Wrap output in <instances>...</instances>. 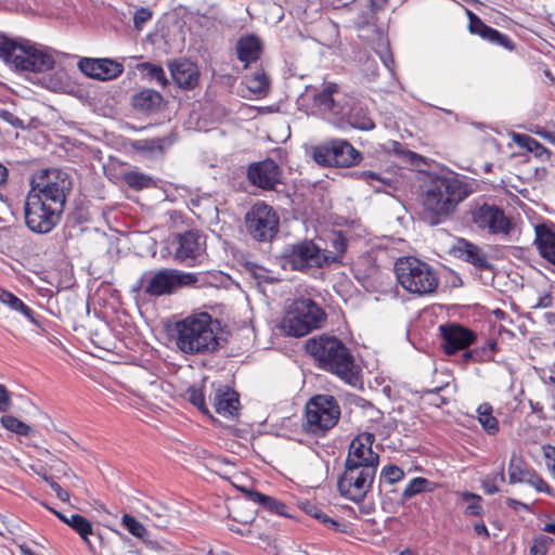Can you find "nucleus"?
Wrapping results in <instances>:
<instances>
[{"label":"nucleus","mask_w":555,"mask_h":555,"mask_svg":"<svg viewBox=\"0 0 555 555\" xmlns=\"http://www.w3.org/2000/svg\"><path fill=\"white\" fill-rule=\"evenodd\" d=\"M279 217L273 208L258 202L245 215V225L248 234L258 242H269L278 233Z\"/></svg>","instance_id":"10"},{"label":"nucleus","mask_w":555,"mask_h":555,"mask_svg":"<svg viewBox=\"0 0 555 555\" xmlns=\"http://www.w3.org/2000/svg\"><path fill=\"white\" fill-rule=\"evenodd\" d=\"M121 525L133 535L139 537V522H121Z\"/></svg>","instance_id":"62"},{"label":"nucleus","mask_w":555,"mask_h":555,"mask_svg":"<svg viewBox=\"0 0 555 555\" xmlns=\"http://www.w3.org/2000/svg\"><path fill=\"white\" fill-rule=\"evenodd\" d=\"M219 322L206 312L195 313L175 323L172 338L186 356H206L220 348Z\"/></svg>","instance_id":"3"},{"label":"nucleus","mask_w":555,"mask_h":555,"mask_svg":"<svg viewBox=\"0 0 555 555\" xmlns=\"http://www.w3.org/2000/svg\"><path fill=\"white\" fill-rule=\"evenodd\" d=\"M170 72L173 80L179 87L191 89L194 88L198 81V72L196 66L188 61L175 62L170 66Z\"/></svg>","instance_id":"24"},{"label":"nucleus","mask_w":555,"mask_h":555,"mask_svg":"<svg viewBox=\"0 0 555 555\" xmlns=\"http://www.w3.org/2000/svg\"><path fill=\"white\" fill-rule=\"evenodd\" d=\"M0 422L5 429L20 436H28L31 431L29 425L12 415H3L0 418Z\"/></svg>","instance_id":"39"},{"label":"nucleus","mask_w":555,"mask_h":555,"mask_svg":"<svg viewBox=\"0 0 555 555\" xmlns=\"http://www.w3.org/2000/svg\"><path fill=\"white\" fill-rule=\"evenodd\" d=\"M196 282L197 278L193 273H183L175 269H163L151 278L145 292L151 296L170 295L181 287L191 286Z\"/></svg>","instance_id":"15"},{"label":"nucleus","mask_w":555,"mask_h":555,"mask_svg":"<svg viewBox=\"0 0 555 555\" xmlns=\"http://www.w3.org/2000/svg\"><path fill=\"white\" fill-rule=\"evenodd\" d=\"M399 284L409 293L418 296L431 294L439 284L436 271L426 262L414 257L399 258L395 263Z\"/></svg>","instance_id":"6"},{"label":"nucleus","mask_w":555,"mask_h":555,"mask_svg":"<svg viewBox=\"0 0 555 555\" xmlns=\"http://www.w3.org/2000/svg\"><path fill=\"white\" fill-rule=\"evenodd\" d=\"M551 542L552 539L547 535H539L534 538L530 547V555H546L548 544Z\"/></svg>","instance_id":"44"},{"label":"nucleus","mask_w":555,"mask_h":555,"mask_svg":"<svg viewBox=\"0 0 555 555\" xmlns=\"http://www.w3.org/2000/svg\"><path fill=\"white\" fill-rule=\"evenodd\" d=\"M11 406L10 392L4 385L0 384V412H5Z\"/></svg>","instance_id":"53"},{"label":"nucleus","mask_w":555,"mask_h":555,"mask_svg":"<svg viewBox=\"0 0 555 555\" xmlns=\"http://www.w3.org/2000/svg\"><path fill=\"white\" fill-rule=\"evenodd\" d=\"M349 125L358 130H372L375 125L366 109L362 107H353L348 115Z\"/></svg>","instance_id":"32"},{"label":"nucleus","mask_w":555,"mask_h":555,"mask_svg":"<svg viewBox=\"0 0 555 555\" xmlns=\"http://www.w3.org/2000/svg\"><path fill=\"white\" fill-rule=\"evenodd\" d=\"M171 245L177 262L193 267L206 258V237L198 231L190 230L175 235Z\"/></svg>","instance_id":"12"},{"label":"nucleus","mask_w":555,"mask_h":555,"mask_svg":"<svg viewBox=\"0 0 555 555\" xmlns=\"http://www.w3.org/2000/svg\"><path fill=\"white\" fill-rule=\"evenodd\" d=\"M90 545L89 537L94 534L91 522H67Z\"/></svg>","instance_id":"47"},{"label":"nucleus","mask_w":555,"mask_h":555,"mask_svg":"<svg viewBox=\"0 0 555 555\" xmlns=\"http://www.w3.org/2000/svg\"><path fill=\"white\" fill-rule=\"evenodd\" d=\"M260 53L261 41L254 35L242 37L236 43L237 59L245 63V66L258 60Z\"/></svg>","instance_id":"27"},{"label":"nucleus","mask_w":555,"mask_h":555,"mask_svg":"<svg viewBox=\"0 0 555 555\" xmlns=\"http://www.w3.org/2000/svg\"><path fill=\"white\" fill-rule=\"evenodd\" d=\"M285 266L293 270L321 268L334 262L335 257L322 251L312 241H302L292 245L285 253Z\"/></svg>","instance_id":"13"},{"label":"nucleus","mask_w":555,"mask_h":555,"mask_svg":"<svg viewBox=\"0 0 555 555\" xmlns=\"http://www.w3.org/2000/svg\"><path fill=\"white\" fill-rule=\"evenodd\" d=\"M359 177L365 180L376 192H386L387 188L392 186V180L382 175L364 170L359 173Z\"/></svg>","instance_id":"36"},{"label":"nucleus","mask_w":555,"mask_h":555,"mask_svg":"<svg viewBox=\"0 0 555 555\" xmlns=\"http://www.w3.org/2000/svg\"><path fill=\"white\" fill-rule=\"evenodd\" d=\"M9 170L5 166L0 164V184L5 183L8 181Z\"/></svg>","instance_id":"64"},{"label":"nucleus","mask_w":555,"mask_h":555,"mask_svg":"<svg viewBox=\"0 0 555 555\" xmlns=\"http://www.w3.org/2000/svg\"><path fill=\"white\" fill-rule=\"evenodd\" d=\"M78 68L86 76L98 80H111L117 78L124 70L121 63L111 59L83 57L78 62Z\"/></svg>","instance_id":"21"},{"label":"nucleus","mask_w":555,"mask_h":555,"mask_svg":"<svg viewBox=\"0 0 555 555\" xmlns=\"http://www.w3.org/2000/svg\"><path fill=\"white\" fill-rule=\"evenodd\" d=\"M0 60L18 73H46L55 65L54 57L43 47L4 34H0Z\"/></svg>","instance_id":"4"},{"label":"nucleus","mask_w":555,"mask_h":555,"mask_svg":"<svg viewBox=\"0 0 555 555\" xmlns=\"http://www.w3.org/2000/svg\"><path fill=\"white\" fill-rule=\"evenodd\" d=\"M478 421L482 428L490 435L498 433L499 423L492 415V406L489 403H482L477 409Z\"/></svg>","instance_id":"34"},{"label":"nucleus","mask_w":555,"mask_h":555,"mask_svg":"<svg viewBox=\"0 0 555 555\" xmlns=\"http://www.w3.org/2000/svg\"><path fill=\"white\" fill-rule=\"evenodd\" d=\"M463 357H464L465 361H478V362H481V361L490 360V354H489V352L487 351L486 348H476V349H473V350H469V351H465L463 353Z\"/></svg>","instance_id":"49"},{"label":"nucleus","mask_w":555,"mask_h":555,"mask_svg":"<svg viewBox=\"0 0 555 555\" xmlns=\"http://www.w3.org/2000/svg\"><path fill=\"white\" fill-rule=\"evenodd\" d=\"M516 142L520 146L526 147L528 151L533 152L538 156H541L544 152H546V149L540 142L527 134L516 135Z\"/></svg>","instance_id":"42"},{"label":"nucleus","mask_w":555,"mask_h":555,"mask_svg":"<svg viewBox=\"0 0 555 555\" xmlns=\"http://www.w3.org/2000/svg\"><path fill=\"white\" fill-rule=\"evenodd\" d=\"M301 508L309 515L310 517L320 519L321 511L310 502L302 503Z\"/></svg>","instance_id":"56"},{"label":"nucleus","mask_w":555,"mask_h":555,"mask_svg":"<svg viewBox=\"0 0 555 555\" xmlns=\"http://www.w3.org/2000/svg\"><path fill=\"white\" fill-rule=\"evenodd\" d=\"M543 454L546 459V466L551 472L552 476L555 478V447L545 446L543 447Z\"/></svg>","instance_id":"51"},{"label":"nucleus","mask_w":555,"mask_h":555,"mask_svg":"<svg viewBox=\"0 0 555 555\" xmlns=\"http://www.w3.org/2000/svg\"><path fill=\"white\" fill-rule=\"evenodd\" d=\"M173 142L175 138L171 134L157 138H144L141 140V156L146 158L163 157Z\"/></svg>","instance_id":"26"},{"label":"nucleus","mask_w":555,"mask_h":555,"mask_svg":"<svg viewBox=\"0 0 555 555\" xmlns=\"http://www.w3.org/2000/svg\"><path fill=\"white\" fill-rule=\"evenodd\" d=\"M250 272L258 282H268L269 281L267 270H264L261 267L253 266L250 268Z\"/></svg>","instance_id":"55"},{"label":"nucleus","mask_w":555,"mask_h":555,"mask_svg":"<svg viewBox=\"0 0 555 555\" xmlns=\"http://www.w3.org/2000/svg\"><path fill=\"white\" fill-rule=\"evenodd\" d=\"M340 409L331 396H315L306 405V429L314 435L325 433L336 425Z\"/></svg>","instance_id":"9"},{"label":"nucleus","mask_w":555,"mask_h":555,"mask_svg":"<svg viewBox=\"0 0 555 555\" xmlns=\"http://www.w3.org/2000/svg\"><path fill=\"white\" fill-rule=\"evenodd\" d=\"M462 503L465 507V515L468 517H479L481 516L482 506H481V496L470 492H463L461 494Z\"/></svg>","instance_id":"37"},{"label":"nucleus","mask_w":555,"mask_h":555,"mask_svg":"<svg viewBox=\"0 0 555 555\" xmlns=\"http://www.w3.org/2000/svg\"><path fill=\"white\" fill-rule=\"evenodd\" d=\"M439 331L443 340L442 348L448 354L463 350L476 340L473 331L456 323L440 325Z\"/></svg>","instance_id":"19"},{"label":"nucleus","mask_w":555,"mask_h":555,"mask_svg":"<svg viewBox=\"0 0 555 555\" xmlns=\"http://www.w3.org/2000/svg\"><path fill=\"white\" fill-rule=\"evenodd\" d=\"M382 476L389 483H396L404 477L403 470L396 465H388L383 468Z\"/></svg>","instance_id":"48"},{"label":"nucleus","mask_w":555,"mask_h":555,"mask_svg":"<svg viewBox=\"0 0 555 555\" xmlns=\"http://www.w3.org/2000/svg\"><path fill=\"white\" fill-rule=\"evenodd\" d=\"M306 351L320 369L336 375L352 387L361 385L353 356L336 336L322 334L311 337L306 341Z\"/></svg>","instance_id":"2"},{"label":"nucleus","mask_w":555,"mask_h":555,"mask_svg":"<svg viewBox=\"0 0 555 555\" xmlns=\"http://www.w3.org/2000/svg\"><path fill=\"white\" fill-rule=\"evenodd\" d=\"M474 192L473 182L457 176H437L426 184L422 205L430 223L438 224L451 217Z\"/></svg>","instance_id":"1"},{"label":"nucleus","mask_w":555,"mask_h":555,"mask_svg":"<svg viewBox=\"0 0 555 555\" xmlns=\"http://www.w3.org/2000/svg\"><path fill=\"white\" fill-rule=\"evenodd\" d=\"M469 15V31L472 34L478 35L481 38L487 35L490 26L486 25L478 16L474 13L468 12Z\"/></svg>","instance_id":"45"},{"label":"nucleus","mask_w":555,"mask_h":555,"mask_svg":"<svg viewBox=\"0 0 555 555\" xmlns=\"http://www.w3.org/2000/svg\"><path fill=\"white\" fill-rule=\"evenodd\" d=\"M482 39L488 40L491 43L504 47L508 50L513 49V42L511 39L492 27L488 29L487 35L483 36Z\"/></svg>","instance_id":"43"},{"label":"nucleus","mask_w":555,"mask_h":555,"mask_svg":"<svg viewBox=\"0 0 555 555\" xmlns=\"http://www.w3.org/2000/svg\"><path fill=\"white\" fill-rule=\"evenodd\" d=\"M373 436L365 434L354 438L349 447L346 464L377 469L378 454L372 450Z\"/></svg>","instance_id":"20"},{"label":"nucleus","mask_w":555,"mask_h":555,"mask_svg":"<svg viewBox=\"0 0 555 555\" xmlns=\"http://www.w3.org/2000/svg\"><path fill=\"white\" fill-rule=\"evenodd\" d=\"M229 530L249 539L250 542L261 540L268 545H270L271 542L273 541V539L270 535L260 532L258 530V527L255 526V522H231L229 526Z\"/></svg>","instance_id":"30"},{"label":"nucleus","mask_w":555,"mask_h":555,"mask_svg":"<svg viewBox=\"0 0 555 555\" xmlns=\"http://www.w3.org/2000/svg\"><path fill=\"white\" fill-rule=\"evenodd\" d=\"M282 171L279 165L268 158L262 162L253 163L248 166V181L263 190H274L281 183Z\"/></svg>","instance_id":"18"},{"label":"nucleus","mask_w":555,"mask_h":555,"mask_svg":"<svg viewBox=\"0 0 555 555\" xmlns=\"http://www.w3.org/2000/svg\"><path fill=\"white\" fill-rule=\"evenodd\" d=\"M457 251L464 260L478 268L485 269L490 267L486 254L478 246L468 241L461 240L459 242Z\"/></svg>","instance_id":"28"},{"label":"nucleus","mask_w":555,"mask_h":555,"mask_svg":"<svg viewBox=\"0 0 555 555\" xmlns=\"http://www.w3.org/2000/svg\"><path fill=\"white\" fill-rule=\"evenodd\" d=\"M330 528L337 532L351 534L353 532L352 522H328Z\"/></svg>","instance_id":"54"},{"label":"nucleus","mask_w":555,"mask_h":555,"mask_svg":"<svg viewBox=\"0 0 555 555\" xmlns=\"http://www.w3.org/2000/svg\"><path fill=\"white\" fill-rule=\"evenodd\" d=\"M125 181L133 190H139V173L130 172L125 175Z\"/></svg>","instance_id":"59"},{"label":"nucleus","mask_w":555,"mask_h":555,"mask_svg":"<svg viewBox=\"0 0 555 555\" xmlns=\"http://www.w3.org/2000/svg\"><path fill=\"white\" fill-rule=\"evenodd\" d=\"M528 485H530L531 487H533L535 490H538L539 492H550L551 488L550 486L546 483V481H544L535 472L532 470L530 477L528 478L527 482Z\"/></svg>","instance_id":"50"},{"label":"nucleus","mask_w":555,"mask_h":555,"mask_svg":"<svg viewBox=\"0 0 555 555\" xmlns=\"http://www.w3.org/2000/svg\"><path fill=\"white\" fill-rule=\"evenodd\" d=\"M474 531L477 535H481L485 538L489 537V532L487 530V527L485 526V522H475Z\"/></svg>","instance_id":"61"},{"label":"nucleus","mask_w":555,"mask_h":555,"mask_svg":"<svg viewBox=\"0 0 555 555\" xmlns=\"http://www.w3.org/2000/svg\"><path fill=\"white\" fill-rule=\"evenodd\" d=\"M64 207L28 192L24 204L27 228L38 234L50 233L61 221Z\"/></svg>","instance_id":"8"},{"label":"nucleus","mask_w":555,"mask_h":555,"mask_svg":"<svg viewBox=\"0 0 555 555\" xmlns=\"http://www.w3.org/2000/svg\"><path fill=\"white\" fill-rule=\"evenodd\" d=\"M338 95V86L335 82H326L322 90L313 95V107L325 119L335 121L345 114Z\"/></svg>","instance_id":"17"},{"label":"nucleus","mask_w":555,"mask_h":555,"mask_svg":"<svg viewBox=\"0 0 555 555\" xmlns=\"http://www.w3.org/2000/svg\"><path fill=\"white\" fill-rule=\"evenodd\" d=\"M141 72L149 79L157 82L160 86H165L167 82L165 72L158 65H153L150 63H141Z\"/></svg>","instance_id":"40"},{"label":"nucleus","mask_w":555,"mask_h":555,"mask_svg":"<svg viewBox=\"0 0 555 555\" xmlns=\"http://www.w3.org/2000/svg\"><path fill=\"white\" fill-rule=\"evenodd\" d=\"M72 189V177L59 168L38 169L30 178L29 192L64 208Z\"/></svg>","instance_id":"7"},{"label":"nucleus","mask_w":555,"mask_h":555,"mask_svg":"<svg viewBox=\"0 0 555 555\" xmlns=\"http://www.w3.org/2000/svg\"><path fill=\"white\" fill-rule=\"evenodd\" d=\"M532 470L527 467L524 461L516 456L512 455L509 465H508V481L509 483H519L527 482L530 477Z\"/></svg>","instance_id":"31"},{"label":"nucleus","mask_w":555,"mask_h":555,"mask_svg":"<svg viewBox=\"0 0 555 555\" xmlns=\"http://www.w3.org/2000/svg\"><path fill=\"white\" fill-rule=\"evenodd\" d=\"M434 489V483L426 478H413L404 488L402 495L404 499H410L422 492H430Z\"/></svg>","instance_id":"35"},{"label":"nucleus","mask_w":555,"mask_h":555,"mask_svg":"<svg viewBox=\"0 0 555 555\" xmlns=\"http://www.w3.org/2000/svg\"><path fill=\"white\" fill-rule=\"evenodd\" d=\"M375 474L376 469L367 465L360 468V466L346 464L345 472L338 480L340 494L354 502H360L370 491Z\"/></svg>","instance_id":"11"},{"label":"nucleus","mask_w":555,"mask_h":555,"mask_svg":"<svg viewBox=\"0 0 555 555\" xmlns=\"http://www.w3.org/2000/svg\"><path fill=\"white\" fill-rule=\"evenodd\" d=\"M481 486H482L483 491L487 494L491 495V494L499 492V488L496 487L494 479L487 478V479L482 480Z\"/></svg>","instance_id":"57"},{"label":"nucleus","mask_w":555,"mask_h":555,"mask_svg":"<svg viewBox=\"0 0 555 555\" xmlns=\"http://www.w3.org/2000/svg\"><path fill=\"white\" fill-rule=\"evenodd\" d=\"M164 107V99L157 91L146 89L141 91V113H155Z\"/></svg>","instance_id":"33"},{"label":"nucleus","mask_w":555,"mask_h":555,"mask_svg":"<svg viewBox=\"0 0 555 555\" xmlns=\"http://www.w3.org/2000/svg\"><path fill=\"white\" fill-rule=\"evenodd\" d=\"M331 246H332L333 250L324 249L323 251L326 254H330L331 256H334L335 257L334 262H335L346 251L347 241L340 232H335V233H333V235L331 237Z\"/></svg>","instance_id":"41"},{"label":"nucleus","mask_w":555,"mask_h":555,"mask_svg":"<svg viewBox=\"0 0 555 555\" xmlns=\"http://www.w3.org/2000/svg\"><path fill=\"white\" fill-rule=\"evenodd\" d=\"M0 302L9 307L11 310L23 314L33 324H38L35 312L26 304H24L13 293L0 287Z\"/></svg>","instance_id":"29"},{"label":"nucleus","mask_w":555,"mask_h":555,"mask_svg":"<svg viewBox=\"0 0 555 555\" xmlns=\"http://www.w3.org/2000/svg\"><path fill=\"white\" fill-rule=\"evenodd\" d=\"M0 118L12 126H17V124H20V119L16 116H14L11 112L5 109L0 111Z\"/></svg>","instance_id":"58"},{"label":"nucleus","mask_w":555,"mask_h":555,"mask_svg":"<svg viewBox=\"0 0 555 555\" xmlns=\"http://www.w3.org/2000/svg\"><path fill=\"white\" fill-rule=\"evenodd\" d=\"M216 412L223 416H232L238 408V395L227 386L216 388L214 398Z\"/></svg>","instance_id":"22"},{"label":"nucleus","mask_w":555,"mask_h":555,"mask_svg":"<svg viewBox=\"0 0 555 555\" xmlns=\"http://www.w3.org/2000/svg\"><path fill=\"white\" fill-rule=\"evenodd\" d=\"M246 86L254 94H264L269 89V79L264 73L257 72L246 79Z\"/></svg>","instance_id":"38"},{"label":"nucleus","mask_w":555,"mask_h":555,"mask_svg":"<svg viewBox=\"0 0 555 555\" xmlns=\"http://www.w3.org/2000/svg\"><path fill=\"white\" fill-rule=\"evenodd\" d=\"M44 480L49 483L50 488L54 491L56 496L62 501H67L69 498V494L66 490H64L57 482H55L53 479L48 478L47 476H43Z\"/></svg>","instance_id":"52"},{"label":"nucleus","mask_w":555,"mask_h":555,"mask_svg":"<svg viewBox=\"0 0 555 555\" xmlns=\"http://www.w3.org/2000/svg\"><path fill=\"white\" fill-rule=\"evenodd\" d=\"M372 9L374 11L382 10L385 5L387 0H369Z\"/></svg>","instance_id":"63"},{"label":"nucleus","mask_w":555,"mask_h":555,"mask_svg":"<svg viewBox=\"0 0 555 555\" xmlns=\"http://www.w3.org/2000/svg\"><path fill=\"white\" fill-rule=\"evenodd\" d=\"M473 222L490 234L507 235L511 231V222L504 211L495 205L482 204L472 210Z\"/></svg>","instance_id":"16"},{"label":"nucleus","mask_w":555,"mask_h":555,"mask_svg":"<svg viewBox=\"0 0 555 555\" xmlns=\"http://www.w3.org/2000/svg\"><path fill=\"white\" fill-rule=\"evenodd\" d=\"M313 159L324 166L350 167L361 162V153L346 140H333L313 150Z\"/></svg>","instance_id":"14"},{"label":"nucleus","mask_w":555,"mask_h":555,"mask_svg":"<svg viewBox=\"0 0 555 555\" xmlns=\"http://www.w3.org/2000/svg\"><path fill=\"white\" fill-rule=\"evenodd\" d=\"M49 511L51 513H53L56 517H59L60 520H87L83 516H81L79 514H73L70 516V518H67L64 515H62L60 512H56V511H54L52 508L51 509L49 508Z\"/></svg>","instance_id":"60"},{"label":"nucleus","mask_w":555,"mask_h":555,"mask_svg":"<svg viewBox=\"0 0 555 555\" xmlns=\"http://www.w3.org/2000/svg\"><path fill=\"white\" fill-rule=\"evenodd\" d=\"M188 395H189V401L193 405H195L199 411H202L203 413L209 412L208 408L205 403L204 393L201 389H195V388L189 389Z\"/></svg>","instance_id":"46"},{"label":"nucleus","mask_w":555,"mask_h":555,"mask_svg":"<svg viewBox=\"0 0 555 555\" xmlns=\"http://www.w3.org/2000/svg\"><path fill=\"white\" fill-rule=\"evenodd\" d=\"M534 231V244L541 256L555 264V230L546 224H538Z\"/></svg>","instance_id":"23"},{"label":"nucleus","mask_w":555,"mask_h":555,"mask_svg":"<svg viewBox=\"0 0 555 555\" xmlns=\"http://www.w3.org/2000/svg\"><path fill=\"white\" fill-rule=\"evenodd\" d=\"M242 491L245 492L248 500L257 503L271 515L279 517H293L288 513V507L282 501L253 490L242 489Z\"/></svg>","instance_id":"25"},{"label":"nucleus","mask_w":555,"mask_h":555,"mask_svg":"<svg viewBox=\"0 0 555 555\" xmlns=\"http://www.w3.org/2000/svg\"><path fill=\"white\" fill-rule=\"evenodd\" d=\"M326 320L324 310L310 298L295 299L285 310L280 330L291 337H302L322 327Z\"/></svg>","instance_id":"5"}]
</instances>
